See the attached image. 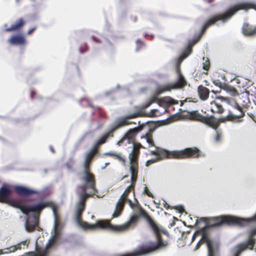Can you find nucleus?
Masks as SVG:
<instances>
[{"instance_id":"1","label":"nucleus","mask_w":256,"mask_h":256,"mask_svg":"<svg viewBox=\"0 0 256 256\" xmlns=\"http://www.w3.org/2000/svg\"><path fill=\"white\" fill-rule=\"evenodd\" d=\"M84 202L79 201L78 202L74 217L77 225L84 230H94L98 228H101L120 232L126 230L130 227L134 228L138 218V216L134 214L126 222L120 225L114 226L110 224L108 222L102 220L97 221L94 224H89L86 222L82 221L80 219L81 214L84 210Z\"/></svg>"},{"instance_id":"2","label":"nucleus","mask_w":256,"mask_h":256,"mask_svg":"<svg viewBox=\"0 0 256 256\" xmlns=\"http://www.w3.org/2000/svg\"><path fill=\"white\" fill-rule=\"evenodd\" d=\"M128 202L132 211L135 213L138 214L139 216H142L146 220L157 237V242L148 248H141L138 250L133 252L120 254L118 256H140L148 254L156 250L164 248L167 246L168 243L166 241H163L161 239L160 236V228L147 213L136 203L132 204L130 200H128Z\"/></svg>"},{"instance_id":"3","label":"nucleus","mask_w":256,"mask_h":256,"mask_svg":"<svg viewBox=\"0 0 256 256\" xmlns=\"http://www.w3.org/2000/svg\"><path fill=\"white\" fill-rule=\"evenodd\" d=\"M50 202H45L28 206H20L18 207L21 212L27 216L24 223L25 230L27 232L34 230L38 226L40 211L44 208L50 206Z\"/></svg>"},{"instance_id":"4","label":"nucleus","mask_w":256,"mask_h":256,"mask_svg":"<svg viewBox=\"0 0 256 256\" xmlns=\"http://www.w3.org/2000/svg\"><path fill=\"white\" fill-rule=\"evenodd\" d=\"M142 129L140 126L136 127L130 129L123 137V140H126L128 144L132 143V149L128 154L130 161V181L132 183L136 181V176L138 172V164L137 157L140 153L138 148H137L134 144L135 135Z\"/></svg>"},{"instance_id":"5","label":"nucleus","mask_w":256,"mask_h":256,"mask_svg":"<svg viewBox=\"0 0 256 256\" xmlns=\"http://www.w3.org/2000/svg\"><path fill=\"white\" fill-rule=\"evenodd\" d=\"M109 136V134H107L104 135L103 136L100 138L98 141L93 148L88 152L86 156L84 162V180L86 182V184L83 186H86L87 189L92 190L91 194H95L96 192V190L95 188L94 184L95 181L94 180V176L88 172V169L89 168V165L90 162L92 158L93 157L94 154L96 149L101 144H104L106 138H108Z\"/></svg>"},{"instance_id":"6","label":"nucleus","mask_w":256,"mask_h":256,"mask_svg":"<svg viewBox=\"0 0 256 256\" xmlns=\"http://www.w3.org/2000/svg\"><path fill=\"white\" fill-rule=\"evenodd\" d=\"M152 104V102H150V100L148 102H147L145 104H143L141 106H136V109L137 110V112L130 114H128L120 118V119L118 120V121L116 124V125L112 128V131H114L117 128L121 127L124 126L126 125L130 124H135L136 122L132 121H128L127 120L129 118H136L139 116L142 113V111L146 108L148 107Z\"/></svg>"},{"instance_id":"7","label":"nucleus","mask_w":256,"mask_h":256,"mask_svg":"<svg viewBox=\"0 0 256 256\" xmlns=\"http://www.w3.org/2000/svg\"><path fill=\"white\" fill-rule=\"evenodd\" d=\"M186 84V82L184 76L179 74L178 78L176 82L160 85L157 88L156 93L159 95L166 92H171L172 90L182 88Z\"/></svg>"},{"instance_id":"8","label":"nucleus","mask_w":256,"mask_h":256,"mask_svg":"<svg viewBox=\"0 0 256 256\" xmlns=\"http://www.w3.org/2000/svg\"><path fill=\"white\" fill-rule=\"evenodd\" d=\"M52 210L54 217V222L51 232L52 236L46 246V251L48 250L56 244L61 234V228L60 226L59 222L56 220L55 210L53 208H52Z\"/></svg>"},{"instance_id":"9","label":"nucleus","mask_w":256,"mask_h":256,"mask_svg":"<svg viewBox=\"0 0 256 256\" xmlns=\"http://www.w3.org/2000/svg\"><path fill=\"white\" fill-rule=\"evenodd\" d=\"M198 150L196 148H186L180 150H173L168 152L170 158H183L188 157L198 158Z\"/></svg>"},{"instance_id":"10","label":"nucleus","mask_w":256,"mask_h":256,"mask_svg":"<svg viewBox=\"0 0 256 256\" xmlns=\"http://www.w3.org/2000/svg\"><path fill=\"white\" fill-rule=\"evenodd\" d=\"M203 240L206 244V246L208 248V256H214V254L216 250V246H214L212 240L206 236H202L201 238L198 242L194 250H197L199 248L201 244V242Z\"/></svg>"},{"instance_id":"11","label":"nucleus","mask_w":256,"mask_h":256,"mask_svg":"<svg viewBox=\"0 0 256 256\" xmlns=\"http://www.w3.org/2000/svg\"><path fill=\"white\" fill-rule=\"evenodd\" d=\"M10 45L24 46L26 44V40L22 34H15L12 35L8 40Z\"/></svg>"},{"instance_id":"12","label":"nucleus","mask_w":256,"mask_h":256,"mask_svg":"<svg viewBox=\"0 0 256 256\" xmlns=\"http://www.w3.org/2000/svg\"><path fill=\"white\" fill-rule=\"evenodd\" d=\"M14 189L17 194L22 196H28L38 192L36 190L30 189L26 186H14Z\"/></svg>"},{"instance_id":"13","label":"nucleus","mask_w":256,"mask_h":256,"mask_svg":"<svg viewBox=\"0 0 256 256\" xmlns=\"http://www.w3.org/2000/svg\"><path fill=\"white\" fill-rule=\"evenodd\" d=\"M126 191V190H125L123 192V193L122 194L120 198H119L116 204L114 212L112 215L113 218H116L118 216L120 213L121 212L123 208L124 203L126 202V198L124 196V194H125Z\"/></svg>"},{"instance_id":"14","label":"nucleus","mask_w":256,"mask_h":256,"mask_svg":"<svg viewBox=\"0 0 256 256\" xmlns=\"http://www.w3.org/2000/svg\"><path fill=\"white\" fill-rule=\"evenodd\" d=\"M10 193L11 190L10 188L6 184H4L0 188V202H7V199Z\"/></svg>"},{"instance_id":"15","label":"nucleus","mask_w":256,"mask_h":256,"mask_svg":"<svg viewBox=\"0 0 256 256\" xmlns=\"http://www.w3.org/2000/svg\"><path fill=\"white\" fill-rule=\"evenodd\" d=\"M197 90L202 100H205L208 98L210 92L208 88L200 85L198 86Z\"/></svg>"},{"instance_id":"16","label":"nucleus","mask_w":256,"mask_h":256,"mask_svg":"<svg viewBox=\"0 0 256 256\" xmlns=\"http://www.w3.org/2000/svg\"><path fill=\"white\" fill-rule=\"evenodd\" d=\"M25 24L24 20L22 18L16 20L14 23L12 24L10 28L6 29V32H10L16 30Z\"/></svg>"},{"instance_id":"17","label":"nucleus","mask_w":256,"mask_h":256,"mask_svg":"<svg viewBox=\"0 0 256 256\" xmlns=\"http://www.w3.org/2000/svg\"><path fill=\"white\" fill-rule=\"evenodd\" d=\"M152 153L156 155L157 156L147 160L146 162V166H149L152 163L158 162L162 157L163 152L161 150H156L152 151Z\"/></svg>"},{"instance_id":"18","label":"nucleus","mask_w":256,"mask_h":256,"mask_svg":"<svg viewBox=\"0 0 256 256\" xmlns=\"http://www.w3.org/2000/svg\"><path fill=\"white\" fill-rule=\"evenodd\" d=\"M28 242L26 240H24L16 246H10V248H8L6 249L5 252H3V254H8L10 252H15L17 250H20L22 248L20 246L21 244H23L24 246H27L28 245Z\"/></svg>"},{"instance_id":"19","label":"nucleus","mask_w":256,"mask_h":256,"mask_svg":"<svg viewBox=\"0 0 256 256\" xmlns=\"http://www.w3.org/2000/svg\"><path fill=\"white\" fill-rule=\"evenodd\" d=\"M210 108L212 112L222 114L224 111V109L222 106L214 101L210 102Z\"/></svg>"},{"instance_id":"20","label":"nucleus","mask_w":256,"mask_h":256,"mask_svg":"<svg viewBox=\"0 0 256 256\" xmlns=\"http://www.w3.org/2000/svg\"><path fill=\"white\" fill-rule=\"evenodd\" d=\"M158 102L160 104H178V102L170 96H165L162 98L160 100H158Z\"/></svg>"},{"instance_id":"21","label":"nucleus","mask_w":256,"mask_h":256,"mask_svg":"<svg viewBox=\"0 0 256 256\" xmlns=\"http://www.w3.org/2000/svg\"><path fill=\"white\" fill-rule=\"evenodd\" d=\"M82 194L80 195V201H82L84 202L85 200L88 198V196L93 195L94 194H91L92 190L87 189L86 186H82Z\"/></svg>"},{"instance_id":"22","label":"nucleus","mask_w":256,"mask_h":256,"mask_svg":"<svg viewBox=\"0 0 256 256\" xmlns=\"http://www.w3.org/2000/svg\"><path fill=\"white\" fill-rule=\"evenodd\" d=\"M223 89L232 96H236L238 95V92L232 86L229 85H226Z\"/></svg>"},{"instance_id":"23","label":"nucleus","mask_w":256,"mask_h":256,"mask_svg":"<svg viewBox=\"0 0 256 256\" xmlns=\"http://www.w3.org/2000/svg\"><path fill=\"white\" fill-rule=\"evenodd\" d=\"M236 117L235 115L230 114L225 116H222L218 118V121L222 122H225L228 120H232Z\"/></svg>"},{"instance_id":"24","label":"nucleus","mask_w":256,"mask_h":256,"mask_svg":"<svg viewBox=\"0 0 256 256\" xmlns=\"http://www.w3.org/2000/svg\"><path fill=\"white\" fill-rule=\"evenodd\" d=\"M191 52L192 48L190 46H189L186 48L184 52L178 58L180 62H181L184 58H187V56L191 53Z\"/></svg>"},{"instance_id":"25","label":"nucleus","mask_w":256,"mask_h":256,"mask_svg":"<svg viewBox=\"0 0 256 256\" xmlns=\"http://www.w3.org/2000/svg\"><path fill=\"white\" fill-rule=\"evenodd\" d=\"M218 125V124H214L212 126V128L216 130V136L215 137L214 140L215 142L217 143L220 142L222 137V134L218 130H217Z\"/></svg>"},{"instance_id":"26","label":"nucleus","mask_w":256,"mask_h":256,"mask_svg":"<svg viewBox=\"0 0 256 256\" xmlns=\"http://www.w3.org/2000/svg\"><path fill=\"white\" fill-rule=\"evenodd\" d=\"M234 107L240 111V114L235 115L236 117L240 118L242 117L244 114V112L242 110V108L238 105L237 102H234Z\"/></svg>"},{"instance_id":"27","label":"nucleus","mask_w":256,"mask_h":256,"mask_svg":"<svg viewBox=\"0 0 256 256\" xmlns=\"http://www.w3.org/2000/svg\"><path fill=\"white\" fill-rule=\"evenodd\" d=\"M143 193L148 195V196L152 198L154 197V195L150 192L147 187L144 188Z\"/></svg>"},{"instance_id":"28","label":"nucleus","mask_w":256,"mask_h":256,"mask_svg":"<svg viewBox=\"0 0 256 256\" xmlns=\"http://www.w3.org/2000/svg\"><path fill=\"white\" fill-rule=\"evenodd\" d=\"M172 122L170 119H166V120H163L162 121L160 122V126H164V125H166V124H168Z\"/></svg>"},{"instance_id":"29","label":"nucleus","mask_w":256,"mask_h":256,"mask_svg":"<svg viewBox=\"0 0 256 256\" xmlns=\"http://www.w3.org/2000/svg\"><path fill=\"white\" fill-rule=\"evenodd\" d=\"M144 138L146 139L147 142L150 146H153L154 144V142L148 137V134H146Z\"/></svg>"},{"instance_id":"30","label":"nucleus","mask_w":256,"mask_h":256,"mask_svg":"<svg viewBox=\"0 0 256 256\" xmlns=\"http://www.w3.org/2000/svg\"><path fill=\"white\" fill-rule=\"evenodd\" d=\"M209 65H210V62H209L208 60H206V62L203 63V68L206 70H208V69L209 68Z\"/></svg>"},{"instance_id":"31","label":"nucleus","mask_w":256,"mask_h":256,"mask_svg":"<svg viewBox=\"0 0 256 256\" xmlns=\"http://www.w3.org/2000/svg\"><path fill=\"white\" fill-rule=\"evenodd\" d=\"M174 208L178 210L180 213H182L184 212V208L182 206H176Z\"/></svg>"},{"instance_id":"32","label":"nucleus","mask_w":256,"mask_h":256,"mask_svg":"<svg viewBox=\"0 0 256 256\" xmlns=\"http://www.w3.org/2000/svg\"><path fill=\"white\" fill-rule=\"evenodd\" d=\"M163 206L166 209L171 208V206L164 200Z\"/></svg>"},{"instance_id":"33","label":"nucleus","mask_w":256,"mask_h":256,"mask_svg":"<svg viewBox=\"0 0 256 256\" xmlns=\"http://www.w3.org/2000/svg\"><path fill=\"white\" fill-rule=\"evenodd\" d=\"M216 99H220V100H224V101H228V98H224V97H222V96L216 97Z\"/></svg>"},{"instance_id":"34","label":"nucleus","mask_w":256,"mask_h":256,"mask_svg":"<svg viewBox=\"0 0 256 256\" xmlns=\"http://www.w3.org/2000/svg\"><path fill=\"white\" fill-rule=\"evenodd\" d=\"M116 156L121 161L124 162V160L120 154H116Z\"/></svg>"},{"instance_id":"35","label":"nucleus","mask_w":256,"mask_h":256,"mask_svg":"<svg viewBox=\"0 0 256 256\" xmlns=\"http://www.w3.org/2000/svg\"><path fill=\"white\" fill-rule=\"evenodd\" d=\"M157 100H158V98L155 96L152 98L150 100V101L152 102V103L156 102Z\"/></svg>"},{"instance_id":"36","label":"nucleus","mask_w":256,"mask_h":256,"mask_svg":"<svg viewBox=\"0 0 256 256\" xmlns=\"http://www.w3.org/2000/svg\"><path fill=\"white\" fill-rule=\"evenodd\" d=\"M36 27H34L30 29L28 32H27V34H30L32 32L35 30Z\"/></svg>"},{"instance_id":"37","label":"nucleus","mask_w":256,"mask_h":256,"mask_svg":"<svg viewBox=\"0 0 256 256\" xmlns=\"http://www.w3.org/2000/svg\"><path fill=\"white\" fill-rule=\"evenodd\" d=\"M106 154L108 155L114 156H116V154L113 153V152H106Z\"/></svg>"},{"instance_id":"38","label":"nucleus","mask_w":256,"mask_h":256,"mask_svg":"<svg viewBox=\"0 0 256 256\" xmlns=\"http://www.w3.org/2000/svg\"><path fill=\"white\" fill-rule=\"evenodd\" d=\"M109 164H110V162H105V164H104V166L102 168V170L104 169V168H106L107 166H108Z\"/></svg>"},{"instance_id":"39","label":"nucleus","mask_w":256,"mask_h":256,"mask_svg":"<svg viewBox=\"0 0 256 256\" xmlns=\"http://www.w3.org/2000/svg\"><path fill=\"white\" fill-rule=\"evenodd\" d=\"M156 109H152L151 110V112L152 114H154L156 112Z\"/></svg>"},{"instance_id":"40","label":"nucleus","mask_w":256,"mask_h":256,"mask_svg":"<svg viewBox=\"0 0 256 256\" xmlns=\"http://www.w3.org/2000/svg\"><path fill=\"white\" fill-rule=\"evenodd\" d=\"M154 202L155 204H156V207L157 208H159V204H160V202H155V200H154Z\"/></svg>"},{"instance_id":"41","label":"nucleus","mask_w":256,"mask_h":256,"mask_svg":"<svg viewBox=\"0 0 256 256\" xmlns=\"http://www.w3.org/2000/svg\"><path fill=\"white\" fill-rule=\"evenodd\" d=\"M213 83L216 85V86H218V82H216V81H213Z\"/></svg>"},{"instance_id":"42","label":"nucleus","mask_w":256,"mask_h":256,"mask_svg":"<svg viewBox=\"0 0 256 256\" xmlns=\"http://www.w3.org/2000/svg\"><path fill=\"white\" fill-rule=\"evenodd\" d=\"M200 220L203 221V222H205V218H200Z\"/></svg>"},{"instance_id":"43","label":"nucleus","mask_w":256,"mask_h":256,"mask_svg":"<svg viewBox=\"0 0 256 256\" xmlns=\"http://www.w3.org/2000/svg\"><path fill=\"white\" fill-rule=\"evenodd\" d=\"M242 121V120H237L236 122H240Z\"/></svg>"},{"instance_id":"44","label":"nucleus","mask_w":256,"mask_h":256,"mask_svg":"<svg viewBox=\"0 0 256 256\" xmlns=\"http://www.w3.org/2000/svg\"><path fill=\"white\" fill-rule=\"evenodd\" d=\"M3 254V250H0V254Z\"/></svg>"},{"instance_id":"45","label":"nucleus","mask_w":256,"mask_h":256,"mask_svg":"<svg viewBox=\"0 0 256 256\" xmlns=\"http://www.w3.org/2000/svg\"><path fill=\"white\" fill-rule=\"evenodd\" d=\"M50 150H51V151H52V152H54V148H52L50 147Z\"/></svg>"},{"instance_id":"46","label":"nucleus","mask_w":256,"mask_h":256,"mask_svg":"<svg viewBox=\"0 0 256 256\" xmlns=\"http://www.w3.org/2000/svg\"><path fill=\"white\" fill-rule=\"evenodd\" d=\"M198 222H198V220H196V224H198Z\"/></svg>"},{"instance_id":"47","label":"nucleus","mask_w":256,"mask_h":256,"mask_svg":"<svg viewBox=\"0 0 256 256\" xmlns=\"http://www.w3.org/2000/svg\"><path fill=\"white\" fill-rule=\"evenodd\" d=\"M94 216H91V218L94 219Z\"/></svg>"},{"instance_id":"48","label":"nucleus","mask_w":256,"mask_h":256,"mask_svg":"<svg viewBox=\"0 0 256 256\" xmlns=\"http://www.w3.org/2000/svg\"><path fill=\"white\" fill-rule=\"evenodd\" d=\"M198 40H196L194 42V43L196 42Z\"/></svg>"},{"instance_id":"49","label":"nucleus","mask_w":256,"mask_h":256,"mask_svg":"<svg viewBox=\"0 0 256 256\" xmlns=\"http://www.w3.org/2000/svg\"><path fill=\"white\" fill-rule=\"evenodd\" d=\"M212 92L214 93H215V92L214 90H212Z\"/></svg>"},{"instance_id":"50","label":"nucleus","mask_w":256,"mask_h":256,"mask_svg":"<svg viewBox=\"0 0 256 256\" xmlns=\"http://www.w3.org/2000/svg\"><path fill=\"white\" fill-rule=\"evenodd\" d=\"M254 250H255V252H256V247L254 248Z\"/></svg>"},{"instance_id":"51","label":"nucleus","mask_w":256,"mask_h":256,"mask_svg":"<svg viewBox=\"0 0 256 256\" xmlns=\"http://www.w3.org/2000/svg\"><path fill=\"white\" fill-rule=\"evenodd\" d=\"M16 0V2H18V0Z\"/></svg>"}]
</instances>
